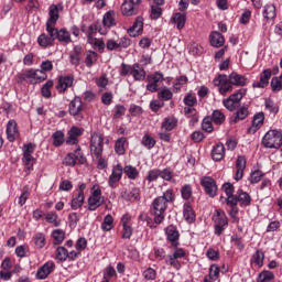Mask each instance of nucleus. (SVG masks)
<instances>
[{
	"mask_svg": "<svg viewBox=\"0 0 282 282\" xmlns=\"http://www.w3.org/2000/svg\"><path fill=\"white\" fill-rule=\"evenodd\" d=\"M215 87H219L218 91L221 96H226L228 91H232V86L246 87L248 78L239 73L232 72L229 76L220 74L213 80Z\"/></svg>",
	"mask_w": 282,
	"mask_h": 282,
	"instance_id": "f257e3e1",
	"label": "nucleus"
},
{
	"mask_svg": "<svg viewBox=\"0 0 282 282\" xmlns=\"http://www.w3.org/2000/svg\"><path fill=\"white\" fill-rule=\"evenodd\" d=\"M175 202L173 189H167L162 196L156 197L151 205V213L154 215V223L162 224L164 221V213L169 208V204Z\"/></svg>",
	"mask_w": 282,
	"mask_h": 282,
	"instance_id": "f03ea898",
	"label": "nucleus"
},
{
	"mask_svg": "<svg viewBox=\"0 0 282 282\" xmlns=\"http://www.w3.org/2000/svg\"><path fill=\"white\" fill-rule=\"evenodd\" d=\"M87 204V210L90 212L98 210V208L105 204V196H102V189H100V185L96 184L91 187Z\"/></svg>",
	"mask_w": 282,
	"mask_h": 282,
	"instance_id": "7ed1b4c3",
	"label": "nucleus"
},
{
	"mask_svg": "<svg viewBox=\"0 0 282 282\" xmlns=\"http://www.w3.org/2000/svg\"><path fill=\"white\" fill-rule=\"evenodd\" d=\"M89 149L93 158H100L102 151H105V135L100 132H93Z\"/></svg>",
	"mask_w": 282,
	"mask_h": 282,
	"instance_id": "20e7f679",
	"label": "nucleus"
},
{
	"mask_svg": "<svg viewBox=\"0 0 282 282\" xmlns=\"http://www.w3.org/2000/svg\"><path fill=\"white\" fill-rule=\"evenodd\" d=\"M262 144L265 149H281L282 134L279 130H269L263 139Z\"/></svg>",
	"mask_w": 282,
	"mask_h": 282,
	"instance_id": "39448f33",
	"label": "nucleus"
},
{
	"mask_svg": "<svg viewBox=\"0 0 282 282\" xmlns=\"http://www.w3.org/2000/svg\"><path fill=\"white\" fill-rule=\"evenodd\" d=\"M246 89H239L238 91L230 95L228 98L223 100L224 107L228 111H236L241 107V100H243V96H246Z\"/></svg>",
	"mask_w": 282,
	"mask_h": 282,
	"instance_id": "423d86ee",
	"label": "nucleus"
},
{
	"mask_svg": "<svg viewBox=\"0 0 282 282\" xmlns=\"http://www.w3.org/2000/svg\"><path fill=\"white\" fill-rule=\"evenodd\" d=\"M214 221V232L217 237L224 235V230L228 228V217L223 210L216 209L215 215L213 216Z\"/></svg>",
	"mask_w": 282,
	"mask_h": 282,
	"instance_id": "0eeeda50",
	"label": "nucleus"
},
{
	"mask_svg": "<svg viewBox=\"0 0 282 282\" xmlns=\"http://www.w3.org/2000/svg\"><path fill=\"white\" fill-rule=\"evenodd\" d=\"M86 164L87 158H85V154L80 152V145H77L76 149L73 152H69L66 154V156L63 160V164L65 166H74L75 164Z\"/></svg>",
	"mask_w": 282,
	"mask_h": 282,
	"instance_id": "6e6552de",
	"label": "nucleus"
},
{
	"mask_svg": "<svg viewBox=\"0 0 282 282\" xmlns=\"http://www.w3.org/2000/svg\"><path fill=\"white\" fill-rule=\"evenodd\" d=\"M85 106L83 105V99L80 97H75L68 105V113L75 118L77 122H83L84 116L83 111Z\"/></svg>",
	"mask_w": 282,
	"mask_h": 282,
	"instance_id": "1a4fd4ad",
	"label": "nucleus"
},
{
	"mask_svg": "<svg viewBox=\"0 0 282 282\" xmlns=\"http://www.w3.org/2000/svg\"><path fill=\"white\" fill-rule=\"evenodd\" d=\"M20 80H30V83H43V80H47V73L42 69H29L19 75Z\"/></svg>",
	"mask_w": 282,
	"mask_h": 282,
	"instance_id": "9d476101",
	"label": "nucleus"
},
{
	"mask_svg": "<svg viewBox=\"0 0 282 282\" xmlns=\"http://www.w3.org/2000/svg\"><path fill=\"white\" fill-rule=\"evenodd\" d=\"M186 257V251L183 248L174 247L173 254H170L165 258L166 265L174 268V270H182V263L180 259H184Z\"/></svg>",
	"mask_w": 282,
	"mask_h": 282,
	"instance_id": "9b49d317",
	"label": "nucleus"
},
{
	"mask_svg": "<svg viewBox=\"0 0 282 282\" xmlns=\"http://www.w3.org/2000/svg\"><path fill=\"white\" fill-rule=\"evenodd\" d=\"M131 45V39L129 37H121L119 39V41H116L113 39H109L106 42V50H108V52H122V50H127V47H129Z\"/></svg>",
	"mask_w": 282,
	"mask_h": 282,
	"instance_id": "f8f14e48",
	"label": "nucleus"
},
{
	"mask_svg": "<svg viewBox=\"0 0 282 282\" xmlns=\"http://www.w3.org/2000/svg\"><path fill=\"white\" fill-rule=\"evenodd\" d=\"M163 80H166L164 78V74L162 72H155L153 74L148 75V84L145 86V89L150 91V94H155V91H159L160 85L159 83H163Z\"/></svg>",
	"mask_w": 282,
	"mask_h": 282,
	"instance_id": "ddd939ff",
	"label": "nucleus"
},
{
	"mask_svg": "<svg viewBox=\"0 0 282 282\" xmlns=\"http://www.w3.org/2000/svg\"><path fill=\"white\" fill-rule=\"evenodd\" d=\"M142 0H124L121 4V12L124 17H135L140 12Z\"/></svg>",
	"mask_w": 282,
	"mask_h": 282,
	"instance_id": "4468645a",
	"label": "nucleus"
},
{
	"mask_svg": "<svg viewBox=\"0 0 282 282\" xmlns=\"http://www.w3.org/2000/svg\"><path fill=\"white\" fill-rule=\"evenodd\" d=\"M59 12H63V4H51L48 8V19L46 21L47 28H56L58 19H61Z\"/></svg>",
	"mask_w": 282,
	"mask_h": 282,
	"instance_id": "2eb2a0df",
	"label": "nucleus"
},
{
	"mask_svg": "<svg viewBox=\"0 0 282 282\" xmlns=\"http://www.w3.org/2000/svg\"><path fill=\"white\" fill-rule=\"evenodd\" d=\"M46 32L47 33H42L37 37V45H40V47H52L56 41L54 37V28L46 26Z\"/></svg>",
	"mask_w": 282,
	"mask_h": 282,
	"instance_id": "dca6fc26",
	"label": "nucleus"
},
{
	"mask_svg": "<svg viewBox=\"0 0 282 282\" xmlns=\"http://www.w3.org/2000/svg\"><path fill=\"white\" fill-rule=\"evenodd\" d=\"M200 185L209 197H215L217 195V183L215 182V178L203 176L200 178Z\"/></svg>",
	"mask_w": 282,
	"mask_h": 282,
	"instance_id": "f3484780",
	"label": "nucleus"
},
{
	"mask_svg": "<svg viewBox=\"0 0 282 282\" xmlns=\"http://www.w3.org/2000/svg\"><path fill=\"white\" fill-rule=\"evenodd\" d=\"M122 173H124L122 164L118 163L112 167V172L108 180L110 188H116V184L122 180Z\"/></svg>",
	"mask_w": 282,
	"mask_h": 282,
	"instance_id": "a211bd4d",
	"label": "nucleus"
},
{
	"mask_svg": "<svg viewBox=\"0 0 282 282\" xmlns=\"http://www.w3.org/2000/svg\"><path fill=\"white\" fill-rule=\"evenodd\" d=\"M74 85V76L72 75H65V76H59L58 82L56 85V89L58 94H65L69 87Z\"/></svg>",
	"mask_w": 282,
	"mask_h": 282,
	"instance_id": "6ab92c4d",
	"label": "nucleus"
},
{
	"mask_svg": "<svg viewBox=\"0 0 282 282\" xmlns=\"http://www.w3.org/2000/svg\"><path fill=\"white\" fill-rule=\"evenodd\" d=\"M56 264L53 261L45 262L36 272V279L43 281L54 272Z\"/></svg>",
	"mask_w": 282,
	"mask_h": 282,
	"instance_id": "aec40b11",
	"label": "nucleus"
},
{
	"mask_svg": "<svg viewBox=\"0 0 282 282\" xmlns=\"http://www.w3.org/2000/svg\"><path fill=\"white\" fill-rule=\"evenodd\" d=\"M167 241H170L172 248H177L180 246V231L177 227L171 225L165 229Z\"/></svg>",
	"mask_w": 282,
	"mask_h": 282,
	"instance_id": "412c9836",
	"label": "nucleus"
},
{
	"mask_svg": "<svg viewBox=\"0 0 282 282\" xmlns=\"http://www.w3.org/2000/svg\"><path fill=\"white\" fill-rule=\"evenodd\" d=\"M270 78H272V70L270 68L264 69L260 75V80L254 82L252 87L258 89H264L270 85Z\"/></svg>",
	"mask_w": 282,
	"mask_h": 282,
	"instance_id": "4be33fe9",
	"label": "nucleus"
},
{
	"mask_svg": "<svg viewBox=\"0 0 282 282\" xmlns=\"http://www.w3.org/2000/svg\"><path fill=\"white\" fill-rule=\"evenodd\" d=\"M144 32V19L142 17H138L132 24V26L128 30L129 36L135 37L140 36Z\"/></svg>",
	"mask_w": 282,
	"mask_h": 282,
	"instance_id": "5701e85b",
	"label": "nucleus"
},
{
	"mask_svg": "<svg viewBox=\"0 0 282 282\" xmlns=\"http://www.w3.org/2000/svg\"><path fill=\"white\" fill-rule=\"evenodd\" d=\"M246 156L243 155H238L237 160H236V174L234 176V178L236 180V182H239V180H243V171H246Z\"/></svg>",
	"mask_w": 282,
	"mask_h": 282,
	"instance_id": "b1692460",
	"label": "nucleus"
},
{
	"mask_svg": "<svg viewBox=\"0 0 282 282\" xmlns=\"http://www.w3.org/2000/svg\"><path fill=\"white\" fill-rule=\"evenodd\" d=\"M19 138V128L17 127V121L9 120L7 123V140L9 142H14Z\"/></svg>",
	"mask_w": 282,
	"mask_h": 282,
	"instance_id": "393cba45",
	"label": "nucleus"
},
{
	"mask_svg": "<svg viewBox=\"0 0 282 282\" xmlns=\"http://www.w3.org/2000/svg\"><path fill=\"white\" fill-rule=\"evenodd\" d=\"M85 129L78 127H72L68 131V138L66 140V144H78V138L83 135Z\"/></svg>",
	"mask_w": 282,
	"mask_h": 282,
	"instance_id": "a878e982",
	"label": "nucleus"
},
{
	"mask_svg": "<svg viewBox=\"0 0 282 282\" xmlns=\"http://www.w3.org/2000/svg\"><path fill=\"white\" fill-rule=\"evenodd\" d=\"M247 116H250V111L248 110L247 106L238 108L235 115L230 118V124H237V122L246 120Z\"/></svg>",
	"mask_w": 282,
	"mask_h": 282,
	"instance_id": "bb28decb",
	"label": "nucleus"
},
{
	"mask_svg": "<svg viewBox=\"0 0 282 282\" xmlns=\"http://www.w3.org/2000/svg\"><path fill=\"white\" fill-rule=\"evenodd\" d=\"M54 37L55 40L59 41V43H72V35L69 34V31L67 29H56L54 26Z\"/></svg>",
	"mask_w": 282,
	"mask_h": 282,
	"instance_id": "cd10ccee",
	"label": "nucleus"
},
{
	"mask_svg": "<svg viewBox=\"0 0 282 282\" xmlns=\"http://www.w3.org/2000/svg\"><path fill=\"white\" fill-rule=\"evenodd\" d=\"M131 76L133 77V80L142 82L144 78H147V70H144V67L140 65L139 63H134L132 65V73Z\"/></svg>",
	"mask_w": 282,
	"mask_h": 282,
	"instance_id": "c85d7f7f",
	"label": "nucleus"
},
{
	"mask_svg": "<svg viewBox=\"0 0 282 282\" xmlns=\"http://www.w3.org/2000/svg\"><path fill=\"white\" fill-rule=\"evenodd\" d=\"M212 158L214 162H221L223 158H226V148L223 143H217L212 150Z\"/></svg>",
	"mask_w": 282,
	"mask_h": 282,
	"instance_id": "c756f323",
	"label": "nucleus"
},
{
	"mask_svg": "<svg viewBox=\"0 0 282 282\" xmlns=\"http://www.w3.org/2000/svg\"><path fill=\"white\" fill-rule=\"evenodd\" d=\"M209 41L213 47H223L224 43H226L224 35L217 31L212 32Z\"/></svg>",
	"mask_w": 282,
	"mask_h": 282,
	"instance_id": "7c9ffc66",
	"label": "nucleus"
},
{
	"mask_svg": "<svg viewBox=\"0 0 282 282\" xmlns=\"http://www.w3.org/2000/svg\"><path fill=\"white\" fill-rule=\"evenodd\" d=\"M122 199H126V202H135L140 199V188L134 187L131 191H123L121 192Z\"/></svg>",
	"mask_w": 282,
	"mask_h": 282,
	"instance_id": "2f4dec72",
	"label": "nucleus"
},
{
	"mask_svg": "<svg viewBox=\"0 0 282 282\" xmlns=\"http://www.w3.org/2000/svg\"><path fill=\"white\" fill-rule=\"evenodd\" d=\"M238 197V203L240 206H250L252 203V197H250V194L248 192H243V189H238L236 193Z\"/></svg>",
	"mask_w": 282,
	"mask_h": 282,
	"instance_id": "473e14b6",
	"label": "nucleus"
},
{
	"mask_svg": "<svg viewBox=\"0 0 282 282\" xmlns=\"http://www.w3.org/2000/svg\"><path fill=\"white\" fill-rule=\"evenodd\" d=\"M172 23H174L177 30H184V25H186V13H175L172 19Z\"/></svg>",
	"mask_w": 282,
	"mask_h": 282,
	"instance_id": "72a5a7b5",
	"label": "nucleus"
},
{
	"mask_svg": "<svg viewBox=\"0 0 282 282\" xmlns=\"http://www.w3.org/2000/svg\"><path fill=\"white\" fill-rule=\"evenodd\" d=\"M183 216L187 224H193L195 221V212L193 210V206H191L189 203L184 204Z\"/></svg>",
	"mask_w": 282,
	"mask_h": 282,
	"instance_id": "f704fd0d",
	"label": "nucleus"
},
{
	"mask_svg": "<svg viewBox=\"0 0 282 282\" xmlns=\"http://www.w3.org/2000/svg\"><path fill=\"white\" fill-rule=\"evenodd\" d=\"M158 99L163 101L173 100V91L169 87L164 86L158 90Z\"/></svg>",
	"mask_w": 282,
	"mask_h": 282,
	"instance_id": "c9c22d12",
	"label": "nucleus"
},
{
	"mask_svg": "<svg viewBox=\"0 0 282 282\" xmlns=\"http://www.w3.org/2000/svg\"><path fill=\"white\" fill-rule=\"evenodd\" d=\"M265 259V253L263 250L258 249L251 257V263L258 265V268H263V260Z\"/></svg>",
	"mask_w": 282,
	"mask_h": 282,
	"instance_id": "e433bc0d",
	"label": "nucleus"
},
{
	"mask_svg": "<svg viewBox=\"0 0 282 282\" xmlns=\"http://www.w3.org/2000/svg\"><path fill=\"white\" fill-rule=\"evenodd\" d=\"M83 54V46L77 45L74 47L73 52L70 53V63L72 65H80V56Z\"/></svg>",
	"mask_w": 282,
	"mask_h": 282,
	"instance_id": "4c0bfd02",
	"label": "nucleus"
},
{
	"mask_svg": "<svg viewBox=\"0 0 282 282\" xmlns=\"http://www.w3.org/2000/svg\"><path fill=\"white\" fill-rule=\"evenodd\" d=\"M263 17L267 21H272V19H276V7L274 4H267L263 9Z\"/></svg>",
	"mask_w": 282,
	"mask_h": 282,
	"instance_id": "58836bf2",
	"label": "nucleus"
},
{
	"mask_svg": "<svg viewBox=\"0 0 282 282\" xmlns=\"http://www.w3.org/2000/svg\"><path fill=\"white\" fill-rule=\"evenodd\" d=\"M175 127H177V119L175 117H166L161 126L164 131H173Z\"/></svg>",
	"mask_w": 282,
	"mask_h": 282,
	"instance_id": "ea45409f",
	"label": "nucleus"
},
{
	"mask_svg": "<svg viewBox=\"0 0 282 282\" xmlns=\"http://www.w3.org/2000/svg\"><path fill=\"white\" fill-rule=\"evenodd\" d=\"M141 144H142V147H144L145 149L151 151V149H153V147H155V144H158V141H155V139L153 137H151V134L145 133L141 139Z\"/></svg>",
	"mask_w": 282,
	"mask_h": 282,
	"instance_id": "a19ab883",
	"label": "nucleus"
},
{
	"mask_svg": "<svg viewBox=\"0 0 282 282\" xmlns=\"http://www.w3.org/2000/svg\"><path fill=\"white\" fill-rule=\"evenodd\" d=\"M221 272V269L219 268V264L214 263L209 267V271H208V278L212 281H219V274Z\"/></svg>",
	"mask_w": 282,
	"mask_h": 282,
	"instance_id": "79ce46f5",
	"label": "nucleus"
},
{
	"mask_svg": "<svg viewBox=\"0 0 282 282\" xmlns=\"http://www.w3.org/2000/svg\"><path fill=\"white\" fill-rule=\"evenodd\" d=\"M101 230H104V232H109V230H113V216H111L110 214L105 216L101 224Z\"/></svg>",
	"mask_w": 282,
	"mask_h": 282,
	"instance_id": "37998d69",
	"label": "nucleus"
},
{
	"mask_svg": "<svg viewBox=\"0 0 282 282\" xmlns=\"http://www.w3.org/2000/svg\"><path fill=\"white\" fill-rule=\"evenodd\" d=\"M210 118L214 124H224L226 122V115L221 110H214Z\"/></svg>",
	"mask_w": 282,
	"mask_h": 282,
	"instance_id": "c03bdc74",
	"label": "nucleus"
},
{
	"mask_svg": "<svg viewBox=\"0 0 282 282\" xmlns=\"http://www.w3.org/2000/svg\"><path fill=\"white\" fill-rule=\"evenodd\" d=\"M83 204H85V195L77 194L70 202V208L72 210H78V208L83 207Z\"/></svg>",
	"mask_w": 282,
	"mask_h": 282,
	"instance_id": "a18cd8bd",
	"label": "nucleus"
},
{
	"mask_svg": "<svg viewBox=\"0 0 282 282\" xmlns=\"http://www.w3.org/2000/svg\"><path fill=\"white\" fill-rule=\"evenodd\" d=\"M113 11H108L102 19L104 28H113L116 25V19L113 18Z\"/></svg>",
	"mask_w": 282,
	"mask_h": 282,
	"instance_id": "49530a36",
	"label": "nucleus"
},
{
	"mask_svg": "<svg viewBox=\"0 0 282 282\" xmlns=\"http://www.w3.org/2000/svg\"><path fill=\"white\" fill-rule=\"evenodd\" d=\"M124 144H127V138L121 137L115 143V152L117 155H124Z\"/></svg>",
	"mask_w": 282,
	"mask_h": 282,
	"instance_id": "de8ad7c7",
	"label": "nucleus"
},
{
	"mask_svg": "<svg viewBox=\"0 0 282 282\" xmlns=\"http://www.w3.org/2000/svg\"><path fill=\"white\" fill-rule=\"evenodd\" d=\"M97 61H98V53L94 51H88L85 58L86 67H94Z\"/></svg>",
	"mask_w": 282,
	"mask_h": 282,
	"instance_id": "09e8293b",
	"label": "nucleus"
},
{
	"mask_svg": "<svg viewBox=\"0 0 282 282\" xmlns=\"http://www.w3.org/2000/svg\"><path fill=\"white\" fill-rule=\"evenodd\" d=\"M52 237L54 239L55 246H61V243L65 241V232L63 231V229L53 230Z\"/></svg>",
	"mask_w": 282,
	"mask_h": 282,
	"instance_id": "8fccbe9b",
	"label": "nucleus"
},
{
	"mask_svg": "<svg viewBox=\"0 0 282 282\" xmlns=\"http://www.w3.org/2000/svg\"><path fill=\"white\" fill-rule=\"evenodd\" d=\"M33 242L36 248H45V234L37 232L33 236Z\"/></svg>",
	"mask_w": 282,
	"mask_h": 282,
	"instance_id": "3c124183",
	"label": "nucleus"
},
{
	"mask_svg": "<svg viewBox=\"0 0 282 282\" xmlns=\"http://www.w3.org/2000/svg\"><path fill=\"white\" fill-rule=\"evenodd\" d=\"M123 173L129 177V180H135L138 175H140V172H138V169L133 165H127L123 167Z\"/></svg>",
	"mask_w": 282,
	"mask_h": 282,
	"instance_id": "603ef678",
	"label": "nucleus"
},
{
	"mask_svg": "<svg viewBox=\"0 0 282 282\" xmlns=\"http://www.w3.org/2000/svg\"><path fill=\"white\" fill-rule=\"evenodd\" d=\"M54 87V80H47L43 86H42V96L43 98H52V90L51 88Z\"/></svg>",
	"mask_w": 282,
	"mask_h": 282,
	"instance_id": "864d4df0",
	"label": "nucleus"
},
{
	"mask_svg": "<svg viewBox=\"0 0 282 282\" xmlns=\"http://www.w3.org/2000/svg\"><path fill=\"white\" fill-rule=\"evenodd\" d=\"M45 219L47 224H53L55 228L61 226V220H58V214H56V212L47 213Z\"/></svg>",
	"mask_w": 282,
	"mask_h": 282,
	"instance_id": "5fc2aeb1",
	"label": "nucleus"
},
{
	"mask_svg": "<svg viewBox=\"0 0 282 282\" xmlns=\"http://www.w3.org/2000/svg\"><path fill=\"white\" fill-rule=\"evenodd\" d=\"M202 129H203V131H206V133H213L215 128L213 127V118L212 117H205L203 119Z\"/></svg>",
	"mask_w": 282,
	"mask_h": 282,
	"instance_id": "6e6d98bb",
	"label": "nucleus"
},
{
	"mask_svg": "<svg viewBox=\"0 0 282 282\" xmlns=\"http://www.w3.org/2000/svg\"><path fill=\"white\" fill-rule=\"evenodd\" d=\"M274 281V273L272 271H262L258 275L257 282H270Z\"/></svg>",
	"mask_w": 282,
	"mask_h": 282,
	"instance_id": "4d7b16f0",
	"label": "nucleus"
},
{
	"mask_svg": "<svg viewBox=\"0 0 282 282\" xmlns=\"http://www.w3.org/2000/svg\"><path fill=\"white\" fill-rule=\"evenodd\" d=\"M54 147H61L65 142V133L63 131H56L52 135Z\"/></svg>",
	"mask_w": 282,
	"mask_h": 282,
	"instance_id": "13d9d810",
	"label": "nucleus"
},
{
	"mask_svg": "<svg viewBox=\"0 0 282 282\" xmlns=\"http://www.w3.org/2000/svg\"><path fill=\"white\" fill-rule=\"evenodd\" d=\"M263 172L261 170H256L253 172H251L250 177H249V182L250 184H259L260 180H263Z\"/></svg>",
	"mask_w": 282,
	"mask_h": 282,
	"instance_id": "bf43d9fd",
	"label": "nucleus"
},
{
	"mask_svg": "<svg viewBox=\"0 0 282 282\" xmlns=\"http://www.w3.org/2000/svg\"><path fill=\"white\" fill-rule=\"evenodd\" d=\"M265 109L270 111V113H279V106L274 104V101L270 98L264 100Z\"/></svg>",
	"mask_w": 282,
	"mask_h": 282,
	"instance_id": "052dcab7",
	"label": "nucleus"
},
{
	"mask_svg": "<svg viewBox=\"0 0 282 282\" xmlns=\"http://www.w3.org/2000/svg\"><path fill=\"white\" fill-rule=\"evenodd\" d=\"M265 120V115L263 112H258L253 116L252 124L256 127V129H259V127L263 126V121Z\"/></svg>",
	"mask_w": 282,
	"mask_h": 282,
	"instance_id": "680f3d73",
	"label": "nucleus"
},
{
	"mask_svg": "<svg viewBox=\"0 0 282 282\" xmlns=\"http://www.w3.org/2000/svg\"><path fill=\"white\" fill-rule=\"evenodd\" d=\"M67 250L65 247H58L56 249V259L57 261H67Z\"/></svg>",
	"mask_w": 282,
	"mask_h": 282,
	"instance_id": "e2e57ef3",
	"label": "nucleus"
},
{
	"mask_svg": "<svg viewBox=\"0 0 282 282\" xmlns=\"http://www.w3.org/2000/svg\"><path fill=\"white\" fill-rule=\"evenodd\" d=\"M181 195L183 199H188L189 197H193V187L191 185L186 184L181 188Z\"/></svg>",
	"mask_w": 282,
	"mask_h": 282,
	"instance_id": "0e129e2a",
	"label": "nucleus"
},
{
	"mask_svg": "<svg viewBox=\"0 0 282 282\" xmlns=\"http://www.w3.org/2000/svg\"><path fill=\"white\" fill-rule=\"evenodd\" d=\"M159 177H161V170L154 169L149 172L147 180L148 182H155Z\"/></svg>",
	"mask_w": 282,
	"mask_h": 282,
	"instance_id": "69168bd1",
	"label": "nucleus"
},
{
	"mask_svg": "<svg viewBox=\"0 0 282 282\" xmlns=\"http://www.w3.org/2000/svg\"><path fill=\"white\" fill-rule=\"evenodd\" d=\"M159 17H162V8L159 6H152L150 18L156 20Z\"/></svg>",
	"mask_w": 282,
	"mask_h": 282,
	"instance_id": "338daca9",
	"label": "nucleus"
},
{
	"mask_svg": "<svg viewBox=\"0 0 282 282\" xmlns=\"http://www.w3.org/2000/svg\"><path fill=\"white\" fill-rule=\"evenodd\" d=\"M271 87H272L273 91H281V89H282L281 79H279V77H273L271 79Z\"/></svg>",
	"mask_w": 282,
	"mask_h": 282,
	"instance_id": "774afa93",
	"label": "nucleus"
}]
</instances>
